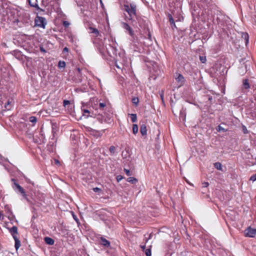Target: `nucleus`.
<instances>
[{
	"instance_id": "nucleus-39",
	"label": "nucleus",
	"mask_w": 256,
	"mask_h": 256,
	"mask_svg": "<svg viewBox=\"0 0 256 256\" xmlns=\"http://www.w3.org/2000/svg\"><path fill=\"white\" fill-rule=\"evenodd\" d=\"M70 104V102L68 100H64L63 102V104L64 106H66Z\"/></svg>"
},
{
	"instance_id": "nucleus-2",
	"label": "nucleus",
	"mask_w": 256,
	"mask_h": 256,
	"mask_svg": "<svg viewBox=\"0 0 256 256\" xmlns=\"http://www.w3.org/2000/svg\"><path fill=\"white\" fill-rule=\"evenodd\" d=\"M12 187L14 190L16 192H20L24 198H27V196L24 192V189L16 182V180L14 178H12Z\"/></svg>"
},
{
	"instance_id": "nucleus-22",
	"label": "nucleus",
	"mask_w": 256,
	"mask_h": 256,
	"mask_svg": "<svg viewBox=\"0 0 256 256\" xmlns=\"http://www.w3.org/2000/svg\"><path fill=\"white\" fill-rule=\"evenodd\" d=\"M214 166L218 170H222V164L219 162H216L214 164Z\"/></svg>"
},
{
	"instance_id": "nucleus-24",
	"label": "nucleus",
	"mask_w": 256,
	"mask_h": 256,
	"mask_svg": "<svg viewBox=\"0 0 256 256\" xmlns=\"http://www.w3.org/2000/svg\"><path fill=\"white\" fill-rule=\"evenodd\" d=\"M138 128L137 124H134L132 126V132L134 134H136L138 133Z\"/></svg>"
},
{
	"instance_id": "nucleus-37",
	"label": "nucleus",
	"mask_w": 256,
	"mask_h": 256,
	"mask_svg": "<svg viewBox=\"0 0 256 256\" xmlns=\"http://www.w3.org/2000/svg\"><path fill=\"white\" fill-rule=\"evenodd\" d=\"M209 186V184L208 182H204L202 183V188H206Z\"/></svg>"
},
{
	"instance_id": "nucleus-47",
	"label": "nucleus",
	"mask_w": 256,
	"mask_h": 256,
	"mask_svg": "<svg viewBox=\"0 0 256 256\" xmlns=\"http://www.w3.org/2000/svg\"><path fill=\"white\" fill-rule=\"evenodd\" d=\"M141 248L142 250H146V245L141 246Z\"/></svg>"
},
{
	"instance_id": "nucleus-43",
	"label": "nucleus",
	"mask_w": 256,
	"mask_h": 256,
	"mask_svg": "<svg viewBox=\"0 0 256 256\" xmlns=\"http://www.w3.org/2000/svg\"><path fill=\"white\" fill-rule=\"evenodd\" d=\"M243 131L244 134H247L248 132V130L246 126H243Z\"/></svg>"
},
{
	"instance_id": "nucleus-12",
	"label": "nucleus",
	"mask_w": 256,
	"mask_h": 256,
	"mask_svg": "<svg viewBox=\"0 0 256 256\" xmlns=\"http://www.w3.org/2000/svg\"><path fill=\"white\" fill-rule=\"evenodd\" d=\"M82 114L84 116H85L86 118H88L89 116H90L89 114H90V110L84 108V104L82 103Z\"/></svg>"
},
{
	"instance_id": "nucleus-41",
	"label": "nucleus",
	"mask_w": 256,
	"mask_h": 256,
	"mask_svg": "<svg viewBox=\"0 0 256 256\" xmlns=\"http://www.w3.org/2000/svg\"><path fill=\"white\" fill-rule=\"evenodd\" d=\"M93 190L94 192H99L100 190V189L98 188H93Z\"/></svg>"
},
{
	"instance_id": "nucleus-30",
	"label": "nucleus",
	"mask_w": 256,
	"mask_h": 256,
	"mask_svg": "<svg viewBox=\"0 0 256 256\" xmlns=\"http://www.w3.org/2000/svg\"><path fill=\"white\" fill-rule=\"evenodd\" d=\"M200 62L203 64L205 63L206 60V57L203 56H200Z\"/></svg>"
},
{
	"instance_id": "nucleus-9",
	"label": "nucleus",
	"mask_w": 256,
	"mask_h": 256,
	"mask_svg": "<svg viewBox=\"0 0 256 256\" xmlns=\"http://www.w3.org/2000/svg\"><path fill=\"white\" fill-rule=\"evenodd\" d=\"M29 4L32 6L36 8V10L38 11H42L43 12L44 10L40 8L38 4V0H27Z\"/></svg>"
},
{
	"instance_id": "nucleus-31",
	"label": "nucleus",
	"mask_w": 256,
	"mask_h": 256,
	"mask_svg": "<svg viewBox=\"0 0 256 256\" xmlns=\"http://www.w3.org/2000/svg\"><path fill=\"white\" fill-rule=\"evenodd\" d=\"M250 180H252V182H254L256 180V174L252 175L250 178Z\"/></svg>"
},
{
	"instance_id": "nucleus-11",
	"label": "nucleus",
	"mask_w": 256,
	"mask_h": 256,
	"mask_svg": "<svg viewBox=\"0 0 256 256\" xmlns=\"http://www.w3.org/2000/svg\"><path fill=\"white\" fill-rule=\"evenodd\" d=\"M8 230L9 232L13 238L14 236H17V235L18 234V230L17 226H13L11 228H8Z\"/></svg>"
},
{
	"instance_id": "nucleus-15",
	"label": "nucleus",
	"mask_w": 256,
	"mask_h": 256,
	"mask_svg": "<svg viewBox=\"0 0 256 256\" xmlns=\"http://www.w3.org/2000/svg\"><path fill=\"white\" fill-rule=\"evenodd\" d=\"M14 239L15 242L14 244V247L16 250H18V249L20 248V247L21 246V242L20 241L18 240L17 236H14Z\"/></svg>"
},
{
	"instance_id": "nucleus-25",
	"label": "nucleus",
	"mask_w": 256,
	"mask_h": 256,
	"mask_svg": "<svg viewBox=\"0 0 256 256\" xmlns=\"http://www.w3.org/2000/svg\"><path fill=\"white\" fill-rule=\"evenodd\" d=\"M132 102L136 106H137L139 102V100L137 97H134L132 98Z\"/></svg>"
},
{
	"instance_id": "nucleus-29",
	"label": "nucleus",
	"mask_w": 256,
	"mask_h": 256,
	"mask_svg": "<svg viewBox=\"0 0 256 256\" xmlns=\"http://www.w3.org/2000/svg\"><path fill=\"white\" fill-rule=\"evenodd\" d=\"M168 18L169 19L170 24H173L174 22V20L172 14H168Z\"/></svg>"
},
{
	"instance_id": "nucleus-49",
	"label": "nucleus",
	"mask_w": 256,
	"mask_h": 256,
	"mask_svg": "<svg viewBox=\"0 0 256 256\" xmlns=\"http://www.w3.org/2000/svg\"><path fill=\"white\" fill-rule=\"evenodd\" d=\"M78 72H80V68H78Z\"/></svg>"
},
{
	"instance_id": "nucleus-5",
	"label": "nucleus",
	"mask_w": 256,
	"mask_h": 256,
	"mask_svg": "<svg viewBox=\"0 0 256 256\" xmlns=\"http://www.w3.org/2000/svg\"><path fill=\"white\" fill-rule=\"evenodd\" d=\"M35 26L42 28H44L46 24V18L39 16H36L34 20Z\"/></svg>"
},
{
	"instance_id": "nucleus-28",
	"label": "nucleus",
	"mask_w": 256,
	"mask_h": 256,
	"mask_svg": "<svg viewBox=\"0 0 256 256\" xmlns=\"http://www.w3.org/2000/svg\"><path fill=\"white\" fill-rule=\"evenodd\" d=\"M145 254L146 256H151L152 253H151V250L150 248H147L145 250Z\"/></svg>"
},
{
	"instance_id": "nucleus-35",
	"label": "nucleus",
	"mask_w": 256,
	"mask_h": 256,
	"mask_svg": "<svg viewBox=\"0 0 256 256\" xmlns=\"http://www.w3.org/2000/svg\"><path fill=\"white\" fill-rule=\"evenodd\" d=\"M106 106V104L104 102H100L99 104V108L100 109H102Z\"/></svg>"
},
{
	"instance_id": "nucleus-40",
	"label": "nucleus",
	"mask_w": 256,
	"mask_h": 256,
	"mask_svg": "<svg viewBox=\"0 0 256 256\" xmlns=\"http://www.w3.org/2000/svg\"><path fill=\"white\" fill-rule=\"evenodd\" d=\"M170 26L172 30H174V28H176L175 22H174L173 24H170Z\"/></svg>"
},
{
	"instance_id": "nucleus-34",
	"label": "nucleus",
	"mask_w": 256,
	"mask_h": 256,
	"mask_svg": "<svg viewBox=\"0 0 256 256\" xmlns=\"http://www.w3.org/2000/svg\"><path fill=\"white\" fill-rule=\"evenodd\" d=\"M62 233L64 236L68 234V230L66 229H63L62 228Z\"/></svg>"
},
{
	"instance_id": "nucleus-18",
	"label": "nucleus",
	"mask_w": 256,
	"mask_h": 256,
	"mask_svg": "<svg viewBox=\"0 0 256 256\" xmlns=\"http://www.w3.org/2000/svg\"><path fill=\"white\" fill-rule=\"evenodd\" d=\"M140 132L142 136H146L147 134V128L145 124H142L140 128Z\"/></svg>"
},
{
	"instance_id": "nucleus-36",
	"label": "nucleus",
	"mask_w": 256,
	"mask_h": 256,
	"mask_svg": "<svg viewBox=\"0 0 256 256\" xmlns=\"http://www.w3.org/2000/svg\"><path fill=\"white\" fill-rule=\"evenodd\" d=\"M122 178H123V177L121 175H118L116 177V179L118 182H120Z\"/></svg>"
},
{
	"instance_id": "nucleus-20",
	"label": "nucleus",
	"mask_w": 256,
	"mask_h": 256,
	"mask_svg": "<svg viewBox=\"0 0 256 256\" xmlns=\"http://www.w3.org/2000/svg\"><path fill=\"white\" fill-rule=\"evenodd\" d=\"M127 181L131 184H135L138 182V180L134 177H129L128 178Z\"/></svg>"
},
{
	"instance_id": "nucleus-44",
	"label": "nucleus",
	"mask_w": 256,
	"mask_h": 256,
	"mask_svg": "<svg viewBox=\"0 0 256 256\" xmlns=\"http://www.w3.org/2000/svg\"><path fill=\"white\" fill-rule=\"evenodd\" d=\"M40 52H46V50L42 46L40 47Z\"/></svg>"
},
{
	"instance_id": "nucleus-16",
	"label": "nucleus",
	"mask_w": 256,
	"mask_h": 256,
	"mask_svg": "<svg viewBox=\"0 0 256 256\" xmlns=\"http://www.w3.org/2000/svg\"><path fill=\"white\" fill-rule=\"evenodd\" d=\"M242 38L244 40V43L247 46L249 42V36L247 32H242Z\"/></svg>"
},
{
	"instance_id": "nucleus-14",
	"label": "nucleus",
	"mask_w": 256,
	"mask_h": 256,
	"mask_svg": "<svg viewBox=\"0 0 256 256\" xmlns=\"http://www.w3.org/2000/svg\"><path fill=\"white\" fill-rule=\"evenodd\" d=\"M88 29L90 30V32H89L90 33L94 34L95 36H98L100 32H99L97 28L90 26V27L88 28Z\"/></svg>"
},
{
	"instance_id": "nucleus-50",
	"label": "nucleus",
	"mask_w": 256,
	"mask_h": 256,
	"mask_svg": "<svg viewBox=\"0 0 256 256\" xmlns=\"http://www.w3.org/2000/svg\"><path fill=\"white\" fill-rule=\"evenodd\" d=\"M56 162H58V160H56Z\"/></svg>"
},
{
	"instance_id": "nucleus-33",
	"label": "nucleus",
	"mask_w": 256,
	"mask_h": 256,
	"mask_svg": "<svg viewBox=\"0 0 256 256\" xmlns=\"http://www.w3.org/2000/svg\"><path fill=\"white\" fill-rule=\"evenodd\" d=\"M124 172H126V174L128 176H131V172H130V170H128V169H126V168H124Z\"/></svg>"
},
{
	"instance_id": "nucleus-3",
	"label": "nucleus",
	"mask_w": 256,
	"mask_h": 256,
	"mask_svg": "<svg viewBox=\"0 0 256 256\" xmlns=\"http://www.w3.org/2000/svg\"><path fill=\"white\" fill-rule=\"evenodd\" d=\"M58 0H42V5L46 7L48 6V9H50L52 10L54 9V6L56 4V9L58 8L59 4L58 2Z\"/></svg>"
},
{
	"instance_id": "nucleus-38",
	"label": "nucleus",
	"mask_w": 256,
	"mask_h": 256,
	"mask_svg": "<svg viewBox=\"0 0 256 256\" xmlns=\"http://www.w3.org/2000/svg\"><path fill=\"white\" fill-rule=\"evenodd\" d=\"M63 25L65 27H68L69 26L70 23L68 22L65 20V21H64V22H63Z\"/></svg>"
},
{
	"instance_id": "nucleus-7",
	"label": "nucleus",
	"mask_w": 256,
	"mask_h": 256,
	"mask_svg": "<svg viewBox=\"0 0 256 256\" xmlns=\"http://www.w3.org/2000/svg\"><path fill=\"white\" fill-rule=\"evenodd\" d=\"M175 78H176V82H178V87H180L184 84L186 80H185L184 78V76L182 74H178L176 76Z\"/></svg>"
},
{
	"instance_id": "nucleus-27",
	"label": "nucleus",
	"mask_w": 256,
	"mask_h": 256,
	"mask_svg": "<svg viewBox=\"0 0 256 256\" xmlns=\"http://www.w3.org/2000/svg\"><path fill=\"white\" fill-rule=\"evenodd\" d=\"M109 150H110V152L111 154H114L116 151V148H115V146H110L109 148Z\"/></svg>"
},
{
	"instance_id": "nucleus-17",
	"label": "nucleus",
	"mask_w": 256,
	"mask_h": 256,
	"mask_svg": "<svg viewBox=\"0 0 256 256\" xmlns=\"http://www.w3.org/2000/svg\"><path fill=\"white\" fill-rule=\"evenodd\" d=\"M44 242L48 245H53L54 243V240L50 237H45L44 238Z\"/></svg>"
},
{
	"instance_id": "nucleus-48",
	"label": "nucleus",
	"mask_w": 256,
	"mask_h": 256,
	"mask_svg": "<svg viewBox=\"0 0 256 256\" xmlns=\"http://www.w3.org/2000/svg\"><path fill=\"white\" fill-rule=\"evenodd\" d=\"M151 38H152V37H151V35H150V33L149 32V33H148V38L150 40H151Z\"/></svg>"
},
{
	"instance_id": "nucleus-8",
	"label": "nucleus",
	"mask_w": 256,
	"mask_h": 256,
	"mask_svg": "<svg viewBox=\"0 0 256 256\" xmlns=\"http://www.w3.org/2000/svg\"><path fill=\"white\" fill-rule=\"evenodd\" d=\"M4 104V107L6 110H9L12 107V100H6L4 102H0V105L2 106V104Z\"/></svg>"
},
{
	"instance_id": "nucleus-26",
	"label": "nucleus",
	"mask_w": 256,
	"mask_h": 256,
	"mask_svg": "<svg viewBox=\"0 0 256 256\" xmlns=\"http://www.w3.org/2000/svg\"><path fill=\"white\" fill-rule=\"evenodd\" d=\"M29 119H30V121L33 124L36 123V122L37 121L36 118L34 116H32L30 117Z\"/></svg>"
},
{
	"instance_id": "nucleus-1",
	"label": "nucleus",
	"mask_w": 256,
	"mask_h": 256,
	"mask_svg": "<svg viewBox=\"0 0 256 256\" xmlns=\"http://www.w3.org/2000/svg\"><path fill=\"white\" fill-rule=\"evenodd\" d=\"M124 10L129 15V19L132 20L136 16V6L134 2L130 3V5H124Z\"/></svg>"
},
{
	"instance_id": "nucleus-23",
	"label": "nucleus",
	"mask_w": 256,
	"mask_h": 256,
	"mask_svg": "<svg viewBox=\"0 0 256 256\" xmlns=\"http://www.w3.org/2000/svg\"><path fill=\"white\" fill-rule=\"evenodd\" d=\"M66 62L64 61L60 60L58 63V67L59 68H64L66 66Z\"/></svg>"
},
{
	"instance_id": "nucleus-21",
	"label": "nucleus",
	"mask_w": 256,
	"mask_h": 256,
	"mask_svg": "<svg viewBox=\"0 0 256 256\" xmlns=\"http://www.w3.org/2000/svg\"><path fill=\"white\" fill-rule=\"evenodd\" d=\"M129 115L130 116L131 120L132 122H135L137 120V116L136 114H129Z\"/></svg>"
},
{
	"instance_id": "nucleus-13",
	"label": "nucleus",
	"mask_w": 256,
	"mask_h": 256,
	"mask_svg": "<svg viewBox=\"0 0 256 256\" xmlns=\"http://www.w3.org/2000/svg\"><path fill=\"white\" fill-rule=\"evenodd\" d=\"M100 244L102 245L103 246L108 248L110 246V242L106 240L105 238L103 237L100 238Z\"/></svg>"
},
{
	"instance_id": "nucleus-6",
	"label": "nucleus",
	"mask_w": 256,
	"mask_h": 256,
	"mask_svg": "<svg viewBox=\"0 0 256 256\" xmlns=\"http://www.w3.org/2000/svg\"><path fill=\"white\" fill-rule=\"evenodd\" d=\"M244 236L248 238H254L256 235V228L248 227L244 230Z\"/></svg>"
},
{
	"instance_id": "nucleus-32",
	"label": "nucleus",
	"mask_w": 256,
	"mask_h": 256,
	"mask_svg": "<svg viewBox=\"0 0 256 256\" xmlns=\"http://www.w3.org/2000/svg\"><path fill=\"white\" fill-rule=\"evenodd\" d=\"M217 130H218V132H220V131L226 132L225 129L224 128H222V126H218Z\"/></svg>"
},
{
	"instance_id": "nucleus-42",
	"label": "nucleus",
	"mask_w": 256,
	"mask_h": 256,
	"mask_svg": "<svg viewBox=\"0 0 256 256\" xmlns=\"http://www.w3.org/2000/svg\"><path fill=\"white\" fill-rule=\"evenodd\" d=\"M68 52V49L67 47H65L64 49H63V52L64 53H65V52Z\"/></svg>"
},
{
	"instance_id": "nucleus-4",
	"label": "nucleus",
	"mask_w": 256,
	"mask_h": 256,
	"mask_svg": "<svg viewBox=\"0 0 256 256\" xmlns=\"http://www.w3.org/2000/svg\"><path fill=\"white\" fill-rule=\"evenodd\" d=\"M126 62V60L124 58V54H122V56L120 55L119 56V58L116 56L115 66L118 68L122 70V68H124V66Z\"/></svg>"
},
{
	"instance_id": "nucleus-51",
	"label": "nucleus",
	"mask_w": 256,
	"mask_h": 256,
	"mask_svg": "<svg viewBox=\"0 0 256 256\" xmlns=\"http://www.w3.org/2000/svg\"><path fill=\"white\" fill-rule=\"evenodd\" d=\"M100 1L101 2V0H100Z\"/></svg>"
},
{
	"instance_id": "nucleus-45",
	"label": "nucleus",
	"mask_w": 256,
	"mask_h": 256,
	"mask_svg": "<svg viewBox=\"0 0 256 256\" xmlns=\"http://www.w3.org/2000/svg\"><path fill=\"white\" fill-rule=\"evenodd\" d=\"M160 98H161L162 101H164V92H162L160 94Z\"/></svg>"
},
{
	"instance_id": "nucleus-10",
	"label": "nucleus",
	"mask_w": 256,
	"mask_h": 256,
	"mask_svg": "<svg viewBox=\"0 0 256 256\" xmlns=\"http://www.w3.org/2000/svg\"><path fill=\"white\" fill-rule=\"evenodd\" d=\"M122 24L123 28L125 30L128 31V32L129 34L133 38L134 36V32L132 30V29L130 28V26L126 22H122Z\"/></svg>"
},
{
	"instance_id": "nucleus-19",
	"label": "nucleus",
	"mask_w": 256,
	"mask_h": 256,
	"mask_svg": "<svg viewBox=\"0 0 256 256\" xmlns=\"http://www.w3.org/2000/svg\"><path fill=\"white\" fill-rule=\"evenodd\" d=\"M242 85L245 89H248L250 88V84L248 81L247 79H244L242 80Z\"/></svg>"
},
{
	"instance_id": "nucleus-46",
	"label": "nucleus",
	"mask_w": 256,
	"mask_h": 256,
	"mask_svg": "<svg viewBox=\"0 0 256 256\" xmlns=\"http://www.w3.org/2000/svg\"><path fill=\"white\" fill-rule=\"evenodd\" d=\"M116 45H118L116 44H113V46H112V49H113V50H115V49H116Z\"/></svg>"
}]
</instances>
